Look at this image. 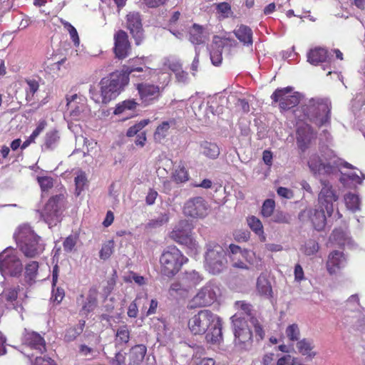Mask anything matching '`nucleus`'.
<instances>
[{"instance_id": "obj_59", "label": "nucleus", "mask_w": 365, "mask_h": 365, "mask_svg": "<svg viewBox=\"0 0 365 365\" xmlns=\"http://www.w3.org/2000/svg\"><path fill=\"white\" fill-rule=\"evenodd\" d=\"M125 362V356L120 351L117 352L115 356L110 358L108 361L109 365H124Z\"/></svg>"}, {"instance_id": "obj_14", "label": "nucleus", "mask_w": 365, "mask_h": 365, "mask_svg": "<svg viewBox=\"0 0 365 365\" xmlns=\"http://www.w3.org/2000/svg\"><path fill=\"white\" fill-rule=\"evenodd\" d=\"M182 210L187 217L203 218L207 215L208 205L203 197L197 196L187 200Z\"/></svg>"}, {"instance_id": "obj_36", "label": "nucleus", "mask_w": 365, "mask_h": 365, "mask_svg": "<svg viewBox=\"0 0 365 365\" xmlns=\"http://www.w3.org/2000/svg\"><path fill=\"white\" fill-rule=\"evenodd\" d=\"M203 27L194 24L190 29L189 40L195 45H200L205 43L206 37L203 34Z\"/></svg>"}, {"instance_id": "obj_63", "label": "nucleus", "mask_w": 365, "mask_h": 365, "mask_svg": "<svg viewBox=\"0 0 365 365\" xmlns=\"http://www.w3.org/2000/svg\"><path fill=\"white\" fill-rule=\"evenodd\" d=\"M278 195L286 199H291L294 196L293 191L284 187H279L277 190Z\"/></svg>"}, {"instance_id": "obj_6", "label": "nucleus", "mask_w": 365, "mask_h": 365, "mask_svg": "<svg viewBox=\"0 0 365 365\" xmlns=\"http://www.w3.org/2000/svg\"><path fill=\"white\" fill-rule=\"evenodd\" d=\"M231 319L235 336L234 344L239 349L247 350L251 346L252 342V332L247 321L237 314H235Z\"/></svg>"}, {"instance_id": "obj_46", "label": "nucleus", "mask_w": 365, "mask_h": 365, "mask_svg": "<svg viewBox=\"0 0 365 365\" xmlns=\"http://www.w3.org/2000/svg\"><path fill=\"white\" fill-rule=\"evenodd\" d=\"M344 200L349 210L355 212L359 209L360 201L358 195L349 192L344 196Z\"/></svg>"}, {"instance_id": "obj_12", "label": "nucleus", "mask_w": 365, "mask_h": 365, "mask_svg": "<svg viewBox=\"0 0 365 365\" xmlns=\"http://www.w3.org/2000/svg\"><path fill=\"white\" fill-rule=\"evenodd\" d=\"M217 299L215 287L207 284L202 287L197 293L188 302L187 308L195 309L211 305Z\"/></svg>"}, {"instance_id": "obj_44", "label": "nucleus", "mask_w": 365, "mask_h": 365, "mask_svg": "<svg viewBox=\"0 0 365 365\" xmlns=\"http://www.w3.org/2000/svg\"><path fill=\"white\" fill-rule=\"evenodd\" d=\"M189 288L180 282H173L169 288V294L170 295H178L182 297H187L189 293Z\"/></svg>"}, {"instance_id": "obj_31", "label": "nucleus", "mask_w": 365, "mask_h": 365, "mask_svg": "<svg viewBox=\"0 0 365 365\" xmlns=\"http://www.w3.org/2000/svg\"><path fill=\"white\" fill-rule=\"evenodd\" d=\"M176 121L174 118L163 121L158 125L154 132L153 138L156 143H161L169 134V130L172 126H175Z\"/></svg>"}, {"instance_id": "obj_34", "label": "nucleus", "mask_w": 365, "mask_h": 365, "mask_svg": "<svg viewBox=\"0 0 365 365\" xmlns=\"http://www.w3.org/2000/svg\"><path fill=\"white\" fill-rule=\"evenodd\" d=\"M247 222L251 230L259 237L260 242H265L267 238L260 220L254 215H251L247 217Z\"/></svg>"}, {"instance_id": "obj_33", "label": "nucleus", "mask_w": 365, "mask_h": 365, "mask_svg": "<svg viewBox=\"0 0 365 365\" xmlns=\"http://www.w3.org/2000/svg\"><path fill=\"white\" fill-rule=\"evenodd\" d=\"M327 58L328 51L321 47H316L311 49L307 54L308 61L314 66L325 62Z\"/></svg>"}, {"instance_id": "obj_40", "label": "nucleus", "mask_w": 365, "mask_h": 365, "mask_svg": "<svg viewBox=\"0 0 365 365\" xmlns=\"http://www.w3.org/2000/svg\"><path fill=\"white\" fill-rule=\"evenodd\" d=\"M25 83L27 86L25 88V96L26 101L27 102H31L34 100V96L39 90V83L34 78H25Z\"/></svg>"}, {"instance_id": "obj_17", "label": "nucleus", "mask_w": 365, "mask_h": 365, "mask_svg": "<svg viewBox=\"0 0 365 365\" xmlns=\"http://www.w3.org/2000/svg\"><path fill=\"white\" fill-rule=\"evenodd\" d=\"M140 99L144 106L152 104L160 96V89L158 86L148 83H140L136 85Z\"/></svg>"}, {"instance_id": "obj_54", "label": "nucleus", "mask_w": 365, "mask_h": 365, "mask_svg": "<svg viewBox=\"0 0 365 365\" xmlns=\"http://www.w3.org/2000/svg\"><path fill=\"white\" fill-rule=\"evenodd\" d=\"M38 182L43 191H48L53 186V179L48 176L37 178Z\"/></svg>"}, {"instance_id": "obj_53", "label": "nucleus", "mask_w": 365, "mask_h": 365, "mask_svg": "<svg viewBox=\"0 0 365 365\" xmlns=\"http://www.w3.org/2000/svg\"><path fill=\"white\" fill-rule=\"evenodd\" d=\"M61 23L64 27L65 29L67 30V31L69 33L70 36L74 44L78 45L79 44V37L78 32L75 27L72 26L69 22L66 21H61Z\"/></svg>"}, {"instance_id": "obj_56", "label": "nucleus", "mask_w": 365, "mask_h": 365, "mask_svg": "<svg viewBox=\"0 0 365 365\" xmlns=\"http://www.w3.org/2000/svg\"><path fill=\"white\" fill-rule=\"evenodd\" d=\"M272 221L276 223L287 224L289 223L290 217L288 214L284 212L277 211L273 215Z\"/></svg>"}, {"instance_id": "obj_47", "label": "nucleus", "mask_w": 365, "mask_h": 365, "mask_svg": "<svg viewBox=\"0 0 365 365\" xmlns=\"http://www.w3.org/2000/svg\"><path fill=\"white\" fill-rule=\"evenodd\" d=\"M150 120L149 119H143L138 123H135V125L130 126L127 132L126 135L128 137H133L135 135H138L141 130L149 124Z\"/></svg>"}, {"instance_id": "obj_42", "label": "nucleus", "mask_w": 365, "mask_h": 365, "mask_svg": "<svg viewBox=\"0 0 365 365\" xmlns=\"http://www.w3.org/2000/svg\"><path fill=\"white\" fill-rule=\"evenodd\" d=\"M130 340V330L127 325L120 326L116 331L115 341L118 344H126Z\"/></svg>"}, {"instance_id": "obj_4", "label": "nucleus", "mask_w": 365, "mask_h": 365, "mask_svg": "<svg viewBox=\"0 0 365 365\" xmlns=\"http://www.w3.org/2000/svg\"><path fill=\"white\" fill-rule=\"evenodd\" d=\"M161 274L169 278L175 276L188 259L175 246L168 247L160 257Z\"/></svg>"}, {"instance_id": "obj_38", "label": "nucleus", "mask_w": 365, "mask_h": 365, "mask_svg": "<svg viewBox=\"0 0 365 365\" xmlns=\"http://www.w3.org/2000/svg\"><path fill=\"white\" fill-rule=\"evenodd\" d=\"M202 280V277L195 270L185 272L182 278L183 284L189 289L196 287Z\"/></svg>"}, {"instance_id": "obj_27", "label": "nucleus", "mask_w": 365, "mask_h": 365, "mask_svg": "<svg viewBox=\"0 0 365 365\" xmlns=\"http://www.w3.org/2000/svg\"><path fill=\"white\" fill-rule=\"evenodd\" d=\"M325 212V210L322 207L320 209H309L307 211V215L315 230L319 231L325 227L327 224Z\"/></svg>"}, {"instance_id": "obj_52", "label": "nucleus", "mask_w": 365, "mask_h": 365, "mask_svg": "<svg viewBox=\"0 0 365 365\" xmlns=\"http://www.w3.org/2000/svg\"><path fill=\"white\" fill-rule=\"evenodd\" d=\"M251 322L253 324L257 341H262L265 336V332L262 326L259 322L258 319L255 317H251Z\"/></svg>"}, {"instance_id": "obj_28", "label": "nucleus", "mask_w": 365, "mask_h": 365, "mask_svg": "<svg viewBox=\"0 0 365 365\" xmlns=\"http://www.w3.org/2000/svg\"><path fill=\"white\" fill-rule=\"evenodd\" d=\"M39 263L36 261H30L25 264L24 272V282L25 285L31 286L36 282L38 273Z\"/></svg>"}, {"instance_id": "obj_23", "label": "nucleus", "mask_w": 365, "mask_h": 365, "mask_svg": "<svg viewBox=\"0 0 365 365\" xmlns=\"http://www.w3.org/2000/svg\"><path fill=\"white\" fill-rule=\"evenodd\" d=\"M230 252L232 253L231 260L233 262L232 266L234 267L247 269V265L245 261L247 259L249 252L246 249H242L238 245L230 244Z\"/></svg>"}, {"instance_id": "obj_35", "label": "nucleus", "mask_w": 365, "mask_h": 365, "mask_svg": "<svg viewBox=\"0 0 365 365\" xmlns=\"http://www.w3.org/2000/svg\"><path fill=\"white\" fill-rule=\"evenodd\" d=\"M19 292V285L6 287L0 294V299L3 302L11 305H14V302L18 299Z\"/></svg>"}, {"instance_id": "obj_58", "label": "nucleus", "mask_w": 365, "mask_h": 365, "mask_svg": "<svg viewBox=\"0 0 365 365\" xmlns=\"http://www.w3.org/2000/svg\"><path fill=\"white\" fill-rule=\"evenodd\" d=\"M237 309L242 310L247 316L252 315V305L245 301H237L235 304Z\"/></svg>"}, {"instance_id": "obj_51", "label": "nucleus", "mask_w": 365, "mask_h": 365, "mask_svg": "<svg viewBox=\"0 0 365 365\" xmlns=\"http://www.w3.org/2000/svg\"><path fill=\"white\" fill-rule=\"evenodd\" d=\"M275 208V202L272 199H267L264 201L262 209L261 215L264 217H269L273 215Z\"/></svg>"}, {"instance_id": "obj_7", "label": "nucleus", "mask_w": 365, "mask_h": 365, "mask_svg": "<svg viewBox=\"0 0 365 365\" xmlns=\"http://www.w3.org/2000/svg\"><path fill=\"white\" fill-rule=\"evenodd\" d=\"M227 252L225 249L218 244H208L205 259V265L210 272L219 274L226 268Z\"/></svg>"}, {"instance_id": "obj_24", "label": "nucleus", "mask_w": 365, "mask_h": 365, "mask_svg": "<svg viewBox=\"0 0 365 365\" xmlns=\"http://www.w3.org/2000/svg\"><path fill=\"white\" fill-rule=\"evenodd\" d=\"M170 178L178 185L185 183L190 180L189 171L185 161L180 160L173 164Z\"/></svg>"}, {"instance_id": "obj_18", "label": "nucleus", "mask_w": 365, "mask_h": 365, "mask_svg": "<svg viewBox=\"0 0 365 365\" xmlns=\"http://www.w3.org/2000/svg\"><path fill=\"white\" fill-rule=\"evenodd\" d=\"M317 138L316 133L314 132L312 128L304 124L299 126L296 130V141L298 148L304 152L308 149L312 143V141Z\"/></svg>"}, {"instance_id": "obj_20", "label": "nucleus", "mask_w": 365, "mask_h": 365, "mask_svg": "<svg viewBox=\"0 0 365 365\" xmlns=\"http://www.w3.org/2000/svg\"><path fill=\"white\" fill-rule=\"evenodd\" d=\"M130 49V44L127 33L123 30L118 31L114 35V53L119 59L126 58Z\"/></svg>"}, {"instance_id": "obj_13", "label": "nucleus", "mask_w": 365, "mask_h": 365, "mask_svg": "<svg viewBox=\"0 0 365 365\" xmlns=\"http://www.w3.org/2000/svg\"><path fill=\"white\" fill-rule=\"evenodd\" d=\"M322 188L318 195L319 207L324 208L328 217L334 212V202L338 200V195L332 185L327 180H321Z\"/></svg>"}, {"instance_id": "obj_39", "label": "nucleus", "mask_w": 365, "mask_h": 365, "mask_svg": "<svg viewBox=\"0 0 365 365\" xmlns=\"http://www.w3.org/2000/svg\"><path fill=\"white\" fill-rule=\"evenodd\" d=\"M85 325L86 321L80 320L77 325L68 328L64 334V341L66 342L74 341L83 331Z\"/></svg>"}, {"instance_id": "obj_3", "label": "nucleus", "mask_w": 365, "mask_h": 365, "mask_svg": "<svg viewBox=\"0 0 365 365\" xmlns=\"http://www.w3.org/2000/svg\"><path fill=\"white\" fill-rule=\"evenodd\" d=\"M130 78L128 73L115 71L108 76L103 78L99 83L101 91V99L93 98L97 103L107 104L115 99L125 89L129 83Z\"/></svg>"}, {"instance_id": "obj_62", "label": "nucleus", "mask_w": 365, "mask_h": 365, "mask_svg": "<svg viewBox=\"0 0 365 365\" xmlns=\"http://www.w3.org/2000/svg\"><path fill=\"white\" fill-rule=\"evenodd\" d=\"M296 358L289 354L284 355L280 357L277 362V365H294Z\"/></svg>"}, {"instance_id": "obj_43", "label": "nucleus", "mask_w": 365, "mask_h": 365, "mask_svg": "<svg viewBox=\"0 0 365 365\" xmlns=\"http://www.w3.org/2000/svg\"><path fill=\"white\" fill-rule=\"evenodd\" d=\"M138 103L134 99H128L117 104L114 114L120 115L125 110H133L136 108Z\"/></svg>"}, {"instance_id": "obj_10", "label": "nucleus", "mask_w": 365, "mask_h": 365, "mask_svg": "<svg viewBox=\"0 0 365 365\" xmlns=\"http://www.w3.org/2000/svg\"><path fill=\"white\" fill-rule=\"evenodd\" d=\"M272 103H278L281 110H288L297 106L300 101L299 93L293 92L291 86L277 88L271 96Z\"/></svg>"}, {"instance_id": "obj_1", "label": "nucleus", "mask_w": 365, "mask_h": 365, "mask_svg": "<svg viewBox=\"0 0 365 365\" xmlns=\"http://www.w3.org/2000/svg\"><path fill=\"white\" fill-rule=\"evenodd\" d=\"M221 319L209 309H202L192 315L187 327L192 335H205L207 343L219 344L222 340Z\"/></svg>"}, {"instance_id": "obj_2", "label": "nucleus", "mask_w": 365, "mask_h": 365, "mask_svg": "<svg viewBox=\"0 0 365 365\" xmlns=\"http://www.w3.org/2000/svg\"><path fill=\"white\" fill-rule=\"evenodd\" d=\"M19 250L27 258H35L45 250L46 244L28 224L19 226L14 234Z\"/></svg>"}, {"instance_id": "obj_5", "label": "nucleus", "mask_w": 365, "mask_h": 365, "mask_svg": "<svg viewBox=\"0 0 365 365\" xmlns=\"http://www.w3.org/2000/svg\"><path fill=\"white\" fill-rule=\"evenodd\" d=\"M304 115L310 121L321 127L330 120L331 106L327 100L311 98L302 107Z\"/></svg>"}, {"instance_id": "obj_64", "label": "nucleus", "mask_w": 365, "mask_h": 365, "mask_svg": "<svg viewBox=\"0 0 365 365\" xmlns=\"http://www.w3.org/2000/svg\"><path fill=\"white\" fill-rule=\"evenodd\" d=\"M34 365H56L54 361L48 357H36Z\"/></svg>"}, {"instance_id": "obj_26", "label": "nucleus", "mask_w": 365, "mask_h": 365, "mask_svg": "<svg viewBox=\"0 0 365 365\" xmlns=\"http://www.w3.org/2000/svg\"><path fill=\"white\" fill-rule=\"evenodd\" d=\"M226 39L215 36L210 50V59L213 65L218 66L222 63V49L225 45Z\"/></svg>"}, {"instance_id": "obj_48", "label": "nucleus", "mask_w": 365, "mask_h": 365, "mask_svg": "<svg viewBox=\"0 0 365 365\" xmlns=\"http://www.w3.org/2000/svg\"><path fill=\"white\" fill-rule=\"evenodd\" d=\"M285 334L288 339L292 341H299L300 337V330L298 324H292L289 325L285 330Z\"/></svg>"}, {"instance_id": "obj_45", "label": "nucleus", "mask_w": 365, "mask_h": 365, "mask_svg": "<svg viewBox=\"0 0 365 365\" xmlns=\"http://www.w3.org/2000/svg\"><path fill=\"white\" fill-rule=\"evenodd\" d=\"M202 153L208 158H215L220 154V149L215 143L205 142L202 145Z\"/></svg>"}, {"instance_id": "obj_16", "label": "nucleus", "mask_w": 365, "mask_h": 365, "mask_svg": "<svg viewBox=\"0 0 365 365\" xmlns=\"http://www.w3.org/2000/svg\"><path fill=\"white\" fill-rule=\"evenodd\" d=\"M76 302L81 307L80 314L88 316L98 306V290L96 287L89 289L86 296L81 294L76 299Z\"/></svg>"}, {"instance_id": "obj_30", "label": "nucleus", "mask_w": 365, "mask_h": 365, "mask_svg": "<svg viewBox=\"0 0 365 365\" xmlns=\"http://www.w3.org/2000/svg\"><path fill=\"white\" fill-rule=\"evenodd\" d=\"M296 346L298 352L307 359H312L317 354V351H314L313 341L310 339L304 338L297 342Z\"/></svg>"}, {"instance_id": "obj_21", "label": "nucleus", "mask_w": 365, "mask_h": 365, "mask_svg": "<svg viewBox=\"0 0 365 365\" xmlns=\"http://www.w3.org/2000/svg\"><path fill=\"white\" fill-rule=\"evenodd\" d=\"M308 165L314 174L321 173H329L332 169L330 158L324 155L320 156L317 153H313L309 156Z\"/></svg>"}, {"instance_id": "obj_19", "label": "nucleus", "mask_w": 365, "mask_h": 365, "mask_svg": "<svg viewBox=\"0 0 365 365\" xmlns=\"http://www.w3.org/2000/svg\"><path fill=\"white\" fill-rule=\"evenodd\" d=\"M66 106L69 110L70 115L74 120H78L86 108L85 98L73 94L66 96Z\"/></svg>"}, {"instance_id": "obj_8", "label": "nucleus", "mask_w": 365, "mask_h": 365, "mask_svg": "<svg viewBox=\"0 0 365 365\" xmlns=\"http://www.w3.org/2000/svg\"><path fill=\"white\" fill-rule=\"evenodd\" d=\"M192 226L186 220H180L170 232L169 237L179 245L185 246L192 252H196L198 245L192 237Z\"/></svg>"}, {"instance_id": "obj_50", "label": "nucleus", "mask_w": 365, "mask_h": 365, "mask_svg": "<svg viewBox=\"0 0 365 365\" xmlns=\"http://www.w3.org/2000/svg\"><path fill=\"white\" fill-rule=\"evenodd\" d=\"M114 251V241L108 240L107 242L103 245L100 252L99 257L101 259H108Z\"/></svg>"}, {"instance_id": "obj_25", "label": "nucleus", "mask_w": 365, "mask_h": 365, "mask_svg": "<svg viewBox=\"0 0 365 365\" xmlns=\"http://www.w3.org/2000/svg\"><path fill=\"white\" fill-rule=\"evenodd\" d=\"M346 259L343 252L338 250L331 252L327 262V268L329 274H335L339 269L344 267Z\"/></svg>"}, {"instance_id": "obj_32", "label": "nucleus", "mask_w": 365, "mask_h": 365, "mask_svg": "<svg viewBox=\"0 0 365 365\" xmlns=\"http://www.w3.org/2000/svg\"><path fill=\"white\" fill-rule=\"evenodd\" d=\"M147 348L143 344H138L133 346L129 351L128 365H140L146 354Z\"/></svg>"}, {"instance_id": "obj_9", "label": "nucleus", "mask_w": 365, "mask_h": 365, "mask_svg": "<svg viewBox=\"0 0 365 365\" xmlns=\"http://www.w3.org/2000/svg\"><path fill=\"white\" fill-rule=\"evenodd\" d=\"M0 272L12 277L22 275V262L13 249L7 248L0 253Z\"/></svg>"}, {"instance_id": "obj_22", "label": "nucleus", "mask_w": 365, "mask_h": 365, "mask_svg": "<svg viewBox=\"0 0 365 365\" xmlns=\"http://www.w3.org/2000/svg\"><path fill=\"white\" fill-rule=\"evenodd\" d=\"M23 344L39 354H43L46 351L43 337L36 331L26 332L23 339Z\"/></svg>"}, {"instance_id": "obj_29", "label": "nucleus", "mask_w": 365, "mask_h": 365, "mask_svg": "<svg viewBox=\"0 0 365 365\" xmlns=\"http://www.w3.org/2000/svg\"><path fill=\"white\" fill-rule=\"evenodd\" d=\"M233 34L235 37L244 45V46H252L253 43L252 40V29L246 26L241 24L237 26L233 31Z\"/></svg>"}, {"instance_id": "obj_55", "label": "nucleus", "mask_w": 365, "mask_h": 365, "mask_svg": "<svg viewBox=\"0 0 365 365\" xmlns=\"http://www.w3.org/2000/svg\"><path fill=\"white\" fill-rule=\"evenodd\" d=\"M78 237L75 235H71L68 236L63 242V250L66 252H71L75 247L77 243Z\"/></svg>"}, {"instance_id": "obj_61", "label": "nucleus", "mask_w": 365, "mask_h": 365, "mask_svg": "<svg viewBox=\"0 0 365 365\" xmlns=\"http://www.w3.org/2000/svg\"><path fill=\"white\" fill-rule=\"evenodd\" d=\"M47 126V121L45 119H41L36 127V128L33 130L32 133V138H37L46 128Z\"/></svg>"}, {"instance_id": "obj_60", "label": "nucleus", "mask_w": 365, "mask_h": 365, "mask_svg": "<svg viewBox=\"0 0 365 365\" xmlns=\"http://www.w3.org/2000/svg\"><path fill=\"white\" fill-rule=\"evenodd\" d=\"M64 297L65 292L63 288L57 287L56 289H53L51 299L53 302H56L57 304H59L62 302Z\"/></svg>"}, {"instance_id": "obj_15", "label": "nucleus", "mask_w": 365, "mask_h": 365, "mask_svg": "<svg viewBox=\"0 0 365 365\" xmlns=\"http://www.w3.org/2000/svg\"><path fill=\"white\" fill-rule=\"evenodd\" d=\"M126 27L135 39V44L140 45L143 39L142 19L138 12L132 11L126 16Z\"/></svg>"}, {"instance_id": "obj_41", "label": "nucleus", "mask_w": 365, "mask_h": 365, "mask_svg": "<svg viewBox=\"0 0 365 365\" xmlns=\"http://www.w3.org/2000/svg\"><path fill=\"white\" fill-rule=\"evenodd\" d=\"M60 139L58 131L56 129L48 131L44 136L43 146L46 150H53L56 148Z\"/></svg>"}, {"instance_id": "obj_49", "label": "nucleus", "mask_w": 365, "mask_h": 365, "mask_svg": "<svg viewBox=\"0 0 365 365\" xmlns=\"http://www.w3.org/2000/svg\"><path fill=\"white\" fill-rule=\"evenodd\" d=\"M87 182L88 180L86 173L83 171H80L75 178L76 195L77 196L80 195L84 187L87 185Z\"/></svg>"}, {"instance_id": "obj_57", "label": "nucleus", "mask_w": 365, "mask_h": 365, "mask_svg": "<svg viewBox=\"0 0 365 365\" xmlns=\"http://www.w3.org/2000/svg\"><path fill=\"white\" fill-rule=\"evenodd\" d=\"M164 66L172 71L174 73L175 72H178L180 68H182V65L179 61L168 58L165 61Z\"/></svg>"}, {"instance_id": "obj_37", "label": "nucleus", "mask_w": 365, "mask_h": 365, "mask_svg": "<svg viewBox=\"0 0 365 365\" xmlns=\"http://www.w3.org/2000/svg\"><path fill=\"white\" fill-rule=\"evenodd\" d=\"M257 290L258 293L266 297H272V288L270 282L264 274H260L257 279Z\"/></svg>"}, {"instance_id": "obj_11", "label": "nucleus", "mask_w": 365, "mask_h": 365, "mask_svg": "<svg viewBox=\"0 0 365 365\" xmlns=\"http://www.w3.org/2000/svg\"><path fill=\"white\" fill-rule=\"evenodd\" d=\"M64 201L65 196L63 194L56 195L48 199L41 212V215L48 224L56 225V222L59 221Z\"/></svg>"}]
</instances>
